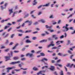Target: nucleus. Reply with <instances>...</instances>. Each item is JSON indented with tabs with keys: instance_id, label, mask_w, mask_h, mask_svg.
Wrapping results in <instances>:
<instances>
[{
	"instance_id": "obj_10",
	"label": "nucleus",
	"mask_w": 75,
	"mask_h": 75,
	"mask_svg": "<svg viewBox=\"0 0 75 75\" xmlns=\"http://www.w3.org/2000/svg\"><path fill=\"white\" fill-rule=\"evenodd\" d=\"M41 61H42V62H44V61H48V59L47 58H43Z\"/></svg>"
},
{
	"instance_id": "obj_5",
	"label": "nucleus",
	"mask_w": 75,
	"mask_h": 75,
	"mask_svg": "<svg viewBox=\"0 0 75 75\" xmlns=\"http://www.w3.org/2000/svg\"><path fill=\"white\" fill-rule=\"evenodd\" d=\"M29 23L28 25H31V24H32V21H30L28 20L27 21L25 22V23Z\"/></svg>"
},
{
	"instance_id": "obj_2",
	"label": "nucleus",
	"mask_w": 75,
	"mask_h": 75,
	"mask_svg": "<svg viewBox=\"0 0 75 75\" xmlns=\"http://www.w3.org/2000/svg\"><path fill=\"white\" fill-rule=\"evenodd\" d=\"M53 43H54V42H51V44L47 46V48H50V47H51V46H54L55 45V44H53Z\"/></svg>"
},
{
	"instance_id": "obj_25",
	"label": "nucleus",
	"mask_w": 75,
	"mask_h": 75,
	"mask_svg": "<svg viewBox=\"0 0 75 75\" xmlns=\"http://www.w3.org/2000/svg\"><path fill=\"white\" fill-rule=\"evenodd\" d=\"M41 56H45V54L44 53H40Z\"/></svg>"
},
{
	"instance_id": "obj_22",
	"label": "nucleus",
	"mask_w": 75,
	"mask_h": 75,
	"mask_svg": "<svg viewBox=\"0 0 75 75\" xmlns=\"http://www.w3.org/2000/svg\"><path fill=\"white\" fill-rule=\"evenodd\" d=\"M8 27H9V26H6L4 28V30H6V29H7V28H8Z\"/></svg>"
},
{
	"instance_id": "obj_44",
	"label": "nucleus",
	"mask_w": 75,
	"mask_h": 75,
	"mask_svg": "<svg viewBox=\"0 0 75 75\" xmlns=\"http://www.w3.org/2000/svg\"><path fill=\"white\" fill-rule=\"evenodd\" d=\"M41 52V50L39 51L36 52V53L40 54V53Z\"/></svg>"
},
{
	"instance_id": "obj_57",
	"label": "nucleus",
	"mask_w": 75,
	"mask_h": 75,
	"mask_svg": "<svg viewBox=\"0 0 75 75\" xmlns=\"http://www.w3.org/2000/svg\"><path fill=\"white\" fill-rule=\"evenodd\" d=\"M13 42H11L9 44V45H13Z\"/></svg>"
},
{
	"instance_id": "obj_27",
	"label": "nucleus",
	"mask_w": 75,
	"mask_h": 75,
	"mask_svg": "<svg viewBox=\"0 0 75 75\" xmlns=\"http://www.w3.org/2000/svg\"><path fill=\"white\" fill-rule=\"evenodd\" d=\"M57 47H55L52 48V50H55V49H57Z\"/></svg>"
},
{
	"instance_id": "obj_53",
	"label": "nucleus",
	"mask_w": 75,
	"mask_h": 75,
	"mask_svg": "<svg viewBox=\"0 0 75 75\" xmlns=\"http://www.w3.org/2000/svg\"><path fill=\"white\" fill-rule=\"evenodd\" d=\"M52 38H55V37H56V35H54L52 36Z\"/></svg>"
},
{
	"instance_id": "obj_48",
	"label": "nucleus",
	"mask_w": 75,
	"mask_h": 75,
	"mask_svg": "<svg viewBox=\"0 0 75 75\" xmlns=\"http://www.w3.org/2000/svg\"><path fill=\"white\" fill-rule=\"evenodd\" d=\"M64 37V35H62V36H60V38L62 39V38H63Z\"/></svg>"
},
{
	"instance_id": "obj_18",
	"label": "nucleus",
	"mask_w": 75,
	"mask_h": 75,
	"mask_svg": "<svg viewBox=\"0 0 75 75\" xmlns=\"http://www.w3.org/2000/svg\"><path fill=\"white\" fill-rule=\"evenodd\" d=\"M17 31L18 32H21V33H24V31H23V30L20 29L19 30H17Z\"/></svg>"
},
{
	"instance_id": "obj_40",
	"label": "nucleus",
	"mask_w": 75,
	"mask_h": 75,
	"mask_svg": "<svg viewBox=\"0 0 75 75\" xmlns=\"http://www.w3.org/2000/svg\"><path fill=\"white\" fill-rule=\"evenodd\" d=\"M38 24V22H36L34 23V25H37Z\"/></svg>"
},
{
	"instance_id": "obj_51",
	"label": "nucleus",
	"mask_w": 75,
	"mask_h": 75,
	"mask_svg": "<svg viewBox=\"0 0 75 75\" xmlns=\"http://www.w3.org/2000/svg\"><path fill=\"white\" fill-rule=\"evenodd\" d=\"M24 25H25V23H23L22 25V27H24Z\"/></svg>"
},
{
	"instance_id": "obj_19",
	"label": "nucleus",
	"mask_w": 75,
	"mask_h": 75,
	"mask_svg": "<svg viewBox=\"0 0 75 75\" xmlns=\"http://www.w3.org/2000/svg\"><path fill=\"white\" fill-rule=\"evenodd\" d=\"M49 4H50L48 3L47 4H46L45 5H43V7H45H45H48V6H49Z\"/></svg>"
},
{
	"instance_id": "obj_34",
	"label": "nucleus",
	"mask_w": 75,
	"mask_h": 75,
	"mask_svg": "<svg viewBox=\"0 0 75 75\" xmlns=\"http://www.w3.org/2000/svg\"><path fill=\"white\" fill-rule=\"evenodd\" d=\"M45 68H48V66H45L43 67L42 68V69H44Z\"/></svg>"
},
{
	"instance_id": "obj_61",
	"label": "nucleus",
	"mask_w": 75,
	"mask_h": 75,
	"mask_svg": "<svg viewBox=\"0 0 75 75\" xmlns=\"http://www.w3.org/2000/svg\"><path fill=\"white\" fill-rule=\"evenodd\" d=\"M57 24V22H53V23H52V24L53 25H55V24Z\"/></svg>"
},
{
	"instance_id": "obj_8",
	"label": "nucleus",
	"mask_w": 75,
	"mask_h": 75,
	"mask_svg": "<svg viewBox=\"0 0 75 75\" xmlns=\"http://www.w3.org/2000/svg\"><path fill=\"white\" fill-rule=\"evenodd\" d=\"M33 6L36 5L37 4V0H34L33 1Z\"/></svg>"
},
{
	"instance_id": "obj_35",
	"label": "nucleus",
	"mask_w": 75,
	"mask_h": 75,
	"mask_svg": "<svg viewBox=\"0 0 75 75\" xmlns=\"http://www.w3.org/2000/svg\"><path fill=\"white\" fill-rule=\"evenodd\" d=\"M30 38V37H29V36H26L25 38H24V39L25 40V38Z\"/></svg>"
},
{
	"instance_id": "obj_59",
	"label": "nucleus",
	"mask_w": 75,
	"mask_h": 75,
	"mask_svg": "<svg viewBox=\"0 0 75 75\" xmlns=\"http://www.w3.org/2000/svg\"><path fill=\"white\" fill-rule=\"evenodd\" d=\"M54 74H55V75H58V74H57V72L55 71L54 73Z\"/></svg>"
},
{
	"instance_id": "obj_32",
	"label": "nucleus",
	"mask_w": 75,
	"mask_h": 75,
	"mask_svg": "<svg viewBox=\"0 0 75 75\" xmlns=\"http://www.w3.org/2000/svg\"><path fill=\"white\" fill-rule=\"evenodd\" d=\"M68 52L69 54H72V52H71V51L70 50H68Z\"/></svg>"
},
{
	"instance_id": "obj_21",
	"label": "nucleus",
	"mask_w": 75,
	"mask_h": 75,
	"mask_svg": "<svg viewBox=\"0 0 75 75\" xmlns=\"http://www.w3.org/2000/svg\"><path fill=\"white\" fill-rule=\"evenodd\" d=\"M23 21V19L21 18L19 20L17 21V22H21V21Z\"/></svg>"
},
{
	"instance_id": "obj_20",
	"label": "nucleus",
	"mask_w": 75,
	"mask_h": 75,
	"mask_svg": "<svg viewBox=\"0 0 75 75\" xmlns=\"http://www.w3.org/2000/svg\"><path fill=\"white\" fill-rule=\"evenodd\" d=\"M18 44H16L15 46L13 48V50H14V49H15V48H16V47H17V46H18Z\"/></svg>"
},
{
	"instance_id": "obj_52",
	"label": "nucleus",
	"mask_w": 75,
	"mask_h": 75,
	"mask_svg": "<svg viewBox=\"0 0 75 75\" xmlns=\"http://www.w3.org/2000/svg\"><path fill=\"white\" fill-rule=\"evenodd\" d=\"M67 54H64V55L62 54V57H66V56H67Z\"/></svg>"
},
{
	"instance_id": "obj_38",
	"label": "nucleus",
	"mask_w": 75,
	"mask_h": 75,
	"mask_svg": "<svg viewBox=\"0 0 75 75\" xmlns=\"http://www.w3.org/2000/svg\"><path fill=\"white\" fill-rule=\"evenodd\" d=\"M21 70V69H15L14 70V71H15L16 72H18V71H20Z\"/></svg>"
},
{
	"instance_id": "obj_4",
	"label": "nucleus",
	"mask_w": 75,
	"mask_h": 75,
	"mask_svg": "<svg viewBox=\"0 0 75 75\" xmlns=\"http://www.w3.org/2000/svg\"><path fill=\"white\" fill-rule=\"evenodd\" d=\"M18 62H20V61H18L17 62H13L10 63V65H14V64H17V63H18Z\"/></svg>"
},
{
	"instance_id": "obj_7",
	"label": "nucleus",
	"mask_w": 75,
	"mask_h": 75,
	"mask_svg": "<svg viewBox=\"0 0 75 75\" xmlns=\"http://www.w3.org/2000/svg\"><path fill=\"white\" fill-rule=\"evenodd\" d=\"M26 56H29L30 57H32L33 56V53H28L26 54Z\"/></svg>"
},
{
	"instance_id": "obj_62",
	"label": "nucleus",
	"mask_w": 75,
	"mask_h": 75,
	"mask_svg": "<svg viewBox=\"0 0 75 75\" xmlns=\"http://www.w3.org/2000/svg\"><path fill=\"white\" fill-rule=\"evenodd\" d=\"M8 40H6V42L5 44H8Z\"/></svg>"
},
{
	"instance_id": "obj_15",
	"label": "nucleus",
	"mask_w": 75,
	"mask_h": 75,
	"mask_svg": "<svg viewBox=\"0 0 75 75\" xmlns=\"http://www.w3.org/2000/svg\"><path fill=\"white\" fill-rule=\"evenodd\" d=\"M51 67L52 68H50V69L52 71H53V70L54 69V68H55V67L54 66H51Z\"/></svg>"
},
{
	"instance_id": "obj_28",
	"label": "nucleus",
	"mask_w": 75,
	"mask_h": 75,
	"mask_svg": "<svg viewBox=\"0 0 75 75\" xmlns=\"http://www.w3.org/2000/svg\"><path fill=\"white\" fill-rule=\"evenodd\" d=\"M41 36L42 37H44L45 35V33H43L41 34Z\"/></svg>"
},
{
	"instance_id": "obj_17",
	"label": "nucleus",
	"mask_w": 75,
	"mask_h": 75,
	"mask_svg": "<svg viewBox=\"0 0 75 75\" xmlns=\"http://www.w3.org/2000/svg\"><path fill=\"white\" fill-rule=\"evenodd\" d=\"M41 21V22H42V23H45V21H44V20H43V19H41L40 20V21Z\"/></svg>"
},
{
	"instance_id": "obj_58",
	"label": "nucleus",
	"mask_w": 75,
	"mask_h": 75,
	"mask_svg": "<svg viewBox=\"0 0 75 75\" xmlns=\"http://www.w3.org/2000/svg\"><path fill=\"white\" fill-rule=\"evenodd\" d=\"M18 35L19 37H21V36H22V35H23V34H19Z\"/></svg>"
},
{
	"instance_id": "obj_12",
	"label": "nucleus",
	"mask_w": 75,
	"mask_h": 75,
	"mask_svg": "<svg viewBox=\"0 0 75 75\" xmlns=\"http://www.w3.org/2000/svg\"><path fill=\"white\" fill-rule=\"evenodd\" d=\"M10 13H9V15H10L11 13H13V9H10L9 10Z\"/></svg>"
},
{
	"instance_id": "obj_30",
	"label": "nucleus",
	"mask_w": 75,
	"mask_h": 75,
	"mask_svg": "<svg viewBox=\"0 0 75 75\" xmlns=\"http://www.w3.org/2000/svg\"><path fill=\"white\" fill-rule=\"evenodd\" d=\"M9 35V34H7L4 37V38H6V37H7L8 36V35Z\"/></svg>"
},
{
	"instance_id": "obj_64",
	"label": "nucleus",
	"mask_w": 75,
	"mask_h": 75,
	"mask_svg": "<svg viewBox=\"0 0 75 75\" xmlns=\"http://www.w3.org/2000/svg\"><path fill=\"white\" fill-rule=\"evenodd\" d=\"M6 73H4L2 74V75H6Z\"/></svg>"
},
{
	"instance_id": "obj_56",
	"label": "nucleus",
	"mask_w": 75,
	"mask_h": 75,
	"mask_svg": "<svg viewBox=\"0 0 75 75\" xmlns=\"http://www.w3.org/2000/svg\"><path fill=\"white\" fill-rule=\"evenodd\" d=\"M25 47H24L22 49V51H24V50H25Z\"/></svg>"
},
{
	"instance_id": "obj_33",
	"label": "nucleus",
	"mask_w": 75,
	"mask_h": 75,
	"mask_svg": "<svg viewBox=\"0 0 75 75\" xmlns=\"http://www.w3.org/2000/svg\"><path fill=\"white\" fill-rule=\"evenodd\" d=\"M29 16V14H26L25 16L24 17V18H26V17H28V16Z\"/></svg>"
},
{
	"instance_id": "obj_11",
	"label": "nucleus",
	"mask_w": 75,
	"mask_h": 75,
	"mask_svg": "<svg viewBox=\"0 0 75 75\" xmlns=\"http://www.w3.org/2000/svg\"><path fill=\"white\" fill-rule=\"evenodd\" d=\"M13 59L14 60H18L19 59V57H13Z\"/></svg>"
},
{
	"instance_id": "obj_36",
	"label": "nucleus",
	"mask_w": 75,
	"mask_h": 75,
	"mask_svg": "<svg viewBox=\"0 0 75 75\" xmlns=\"http://www.w3.org/2000/svg\"><path fill=\"white\" fill-rule=\"evenodd\" d=\"M68 44H67V45H69V44H70V43H71V42H70V40H68Z\"/></svg>"
},
{
	"instance_id": "obj_49",
	"label": "nucleus",
	"mask_w": 75,
	"mask_h": 75,
	"mask_svg": "<svg viewBox=\"0 0 75 75\" xmlns=\"http://www.w3.org/2000/svg\"><path fill=\"white\" fill-rule=\"evenodd\" d=\"M50 18H53V15H51L50 16Z\"/></svg>"
},
{
	"instance_id": "obj_60",
	"label": "nucleus",
	"mask_w": 75,
	"mask_h": 75,
	"mask_svg": "<svg viewBox=\"0 0 75 75\" xmlns=\"http://www.w3.org/2000/svg\"><path fill=\"white\" fill-rule=\"evenodd\" d=\"M43 40V42H47V40Z\"/></svg>"
},
{
	"instance_id": "obj_63",
	"label": "nucleus",
	"mask_w": 75,
	"mask_h": 75,
	"mask_svg": "<svg viewBox=\"0 0 75 75\" xmlns=\"http://www.w3.org/2000/svg\"><path fill=\"white\" fill-rule=\"evenodd\" d=\"M26 72H27L26 71H24L23 72V74H25Z\"/></svg>"
},
{
	"instance_id": "obj_6",
	"label": "nucleus",
	"mask_w": 75,
	"mask_h": 75,
	"mask_svg": "<svg viewBox=\"0 0 75 75\" xmlns=\"http://www.w3.org/2000/svg\"><path fill=\"white\" fill-rule=\"evenodd\" d=\"M45 72V71H40L37 73V75H40V74H42V73H44Z\"/></svg>"
},
{
	"instance_id": "obj_9",
	"label": "nucleus",
	"mask_w": 75,
	"mask_h": 75,
	"mask_svg": "<svg viewBox=\"0 0 75 75\" xmlns=\"http://www.w3.org/2000/svg\"><path fill=\"white\" fill-rule=\"evenodd\" d=\"M74 66V64H72L71 65L70 64H68L67 65H66V67H69L70 68H71L72 66Z\"/></svg>"
},
{
	"instance_id": "obj_26",
	"label": "nucleus",
	"mask_w": 75,
	"mask_h": 75,
	"mask_svg": "<svg viewBox=\"0 0 75 75\" xmlns=\"http://www.w3.org/2000/svg\"><path fill=\"white\" fill-rule=\"evenodd\" d=\"M63 41H57V42H56V43H58V42H60V43H62L63 42Z\"/></svg>"
},
{
	"instance_id": "obj_37",
	"label": "nucleus",
	"mask_w": 75,
	"mask_h": 75,
	"mask_svg": "<svg viewBox=\"0 0 75 75\" xmlns=\"http://www.w3.org/2000/svg\"><path fill=\"white\" fill-rule=\"evenodd\" d=\"M21 61H25V58H23L21 59Z\"/></svg>"
},
{
	"instance_id": "obj_46",
	"label": "nucleus",
	"mask_w": 75,
	"mask_h": 75,
	"mask_svg": "<svg viewBox=\"0 0 75 75\" xmlns=\"http://www.w3.org/2000/svg\"><path fill=\"white\" fill-rule=\"evenodd\" d=\"M17 11H16V12H15L14 13L13 15V17H14V14H17Z\"/></svg>"
},
{
	"instance_id": "obj_43",
	"label": "nucleus",
	"mask_w": 75,
	"mask_h": 75,
	"mask_svg": "<svg viewBox=\"0 0 75 75\" xmlns=\"http://www.w3.org/2000/svg\"><path fill=\"white\" fill-rule=\"evenodd\" d=\"M11 29H12V28H9V29L8 30V32L10 31V30H11Z\"/></svg>"
},
{
	"instance_id": "obj_55",
	"label": "nucleus",
	"mask_w": 75,
	"mask_h": 75,
	"mask_svg": "<svg viewBox=\"0 0 75 75\" xmlns=\"http://www.w3.org/2000/svg\"><path fill=\"white\" fill-rule=\"evenodd\" d=\"M70 30H74V29H73V27H71L69 28Z\"/></svg>"
},
{
	"instance_id": "obj_23",
	"label": "nucleus",
	"mask_w": 75,
	"mask_h": 75,
	"mask_svg": "<svg viewBox=\"0 0 75 75\" xmlns=\"http://www.w3.org/2000/svg\"><path fill=\"white\" fill-rule=\"evenodd\" d=\"M31 31H32V30H29V31H25V33H30L31 32Z\"/></svg>"
},
{
	"instance_id": "obj_31",
	"label": "nucleus",
	"mask_w": 75,
	"mask_h": 75,
	"mask_svg": "<svg viewBox=\"0 0 75 75\" xmlns=\"http://www.w3.org/2000/svg\"><path fill=\"white\" fill-rule=\"evenodd\" d=\"M60 75H64V74H63V71H62L60 72Z\"/></svg>"
},
{
	"instance_id": "obj_41",
	"label": "nucleus",
	"mask_w": 75,
	"mask_h": 75,
	"mask_svg": "<svg viewBox=\"0 0 75 75\" xmlns=\"http://www.w3.org/2000/svg\"><path fill=\"white\" fill-rule=\"evenodd\" d=\"M61 62V59H59L58 60H57V62H56L57 63H58L59 62Z\"/></svg>"
},
{
	"instance_id": "obj_14",
	"label": "nucleus",
	"mask_w": 75,
	"mask_h": 75,
	"mask_svg": "<svg viewBox=\"0 0 75 75\" xmlns=\"http://www.w3.org/2000/svg\"><path fill=\"white\" fill-rule=\"evenodd\" d=\"M25 42L26 43H31V41L29 40H26Z\"/></svg>"
},
{
	"instance_id": "obj_13",
	"label": "nucleus",
	"mask_w": 75,
	"mask_h": 75,
	"mask_svg": "<svg viewBox=\"0 0 75 75\" xmlns=\"http://www.w3.org/2000/svg\"><path fill=\"white\" fill-rule=\"evenodd\" d=\"M33 69L34 71H38V69L37 68L35 67H34L33 68Z\"/></svg>"
},
{
	"instance_id": "obj_3",
	"label": "nucleus",
	"mask_w": 75,
	"mask_h": 75,
	"mask_svg": "<svg viewBox=\"0 0 75 75\" xmlns=\"http://www.w3.org/2000/svg\"><path fill=\"white\" fill-rule=\"evenodd\" d=\"M5 59H6V61H7L8 60H10V58H11V57L9 56H6L5 57Z\"/></svg>"
},
{
	"instance_id": "obj_50",
	"label": "nucleus",
	"mask_w": 75,
	"mask_h": 75,
	"mask_svg": "<svg viewBox=\"0 0 75 75\" xmlns=\"http://www.w3.org/2000/svg\"><path fill=\"white\" fill-rule=\"evenodd\" d=\"M25 56L23 54H21V58H23V57H24Z\"/></svg>"
},
{
	"instance_id": "obj_16",
	"label": "nucleus",
	"mask_w": 75,
	"mask_h": 75,
	"mask_svg": "<svg viewBox=\"0 0 75 75\" xmlns=\"http://www.w3.org/2000/svg\"><path fill=\"white\" fill-rule=\"evenodd\" d=\"M14 68V67H8L7 68V70H11V69H13Z\"/></svg>"
},
{
	"instance_id": "obj_1",
	"label": "nucleus",
	"mask_w": 75,
	"mask_h": 75,
	"mask_svg": "<svg viewBox=\"0 0 75 75\" xmlns=\"http://www.w3.org/2000/svg\"><path fill=\"white\" fill-rule=\"evenodd\" d=\"M66 26H64L63 27V28H65V29H66V30H62V31H63V32H66V31H68V30H69V28H67V27L68 26V24H66Z\"/></svg>"
},
{
	"instance_id": "obj_47",
	"label": "nucleus",
	"mask_w": 75,
	"mask_h": 75,
	"mask_svg": "<svg viewBox=\"0 0 75 75\" xmlns=\"http://www.w3.org/2000/svg\"><path fill=\"white\" fill-rule=\"evenodd\" d=\"M36 38H37L36 37H33L32 39L33 40H36Z\"/></svg>"
},
{
	"instance_id": "obj_42",
	"label": "nucleus",
	"mask_w": 75,
	"mask_h": 75,
	"mask_svg": "<svg viewBox=\"0 0 75 75\" xmlns=\"http://www.w3.org/2000/svg\"><path fill=\"white\" fill-rule=\"evenodd\" d=\"M31 16L34 18H36V17L34 16V15H31Z\"/></svg>"
},
{
	"instance_id": "obj_39",
	"label": "nucleus",
	"mask_w": 75,
	"mask_h": 75,
	"mask_svg": "<svg viewBox=\"0 0 75 75\" xmlns=\"http://www.w3.org/2000/svg\"><path fill=\"white\" fill-rule=\"evenodd\" d=\"M58 55H60V56H62V53H59L58 54Z\"/></svg>"
},
{
	"instance_id": "obj_45",
	"label": "nucleus",
	"mask_w": 75,
	"mask_h": 75,
	"mask_svg": "<svg viewBox=\"0 0 75 75\" xmlns=\"http://www.w3.org/2000/svg\"><path fill=\"white\" fill-rule=\"evenodd\" d=\"M42 6H42V5H40V6H38V9L40 8H41V7H42Z\"/></svg>"
},
{
	"instance_id": "obj_29",
	"label": "nucleus",
	"mask_w": 75,
	"mask_h": 75,
	"mask_svg": "<svg viewBox=\"0 0 75 75\" xmlns=\"http://www.w3.org/2000/svg\"><path fill=\"white\" fill-rule=\"evenodd\" d=\"M10 50V49L8 48L4 50L5 52H8Z\"/></svg>"
},
{
	"instance_id": "obj_24",
	"label": "nucleus",
	"mask_w": 75,
	"mask_h": 75,
	"mask_svg": "<svg viewBox=\"0 0 75 75\" xmlns=\"http://www.w3.org/2000/svg\"><path fill=\"white\" fill-rule=\"evenodd\" d=\"M15 35V34H12V35H11V38H13V37H14V36Z\"/></svg>"
},
{
	"instance_id": "obj_54",
	"label": "nucleus",
	"mask_w": 75,
	"mask_h": 75,
	"mask_svg": "<svg viewBox=\"0 0 75 75\" xmlns=\"http://www.w3.org/2000/svg\"><path fill=\"white\" fill-rule=\"evenodd\" d=\"M21 28V25H20L19 27H17L16 29H19V28Z\"/></svg>"
}]
</instances>
